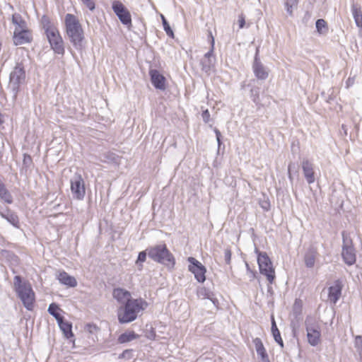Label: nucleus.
Instances as JSON below:
<instances>
[{
	"label": "nucleus",
	"instance_id": "26",
	"mask_svg": "<svg viewBox=\"0 0 362 362\" xmlns=\"http://www.w3.org/2000/svg\"><path fill=\"white\" fill-rule=\"evenodd\" d=\"M317 253V249L314 247H310L305 253L304 261L305 264L308 268H312L314 267Z\"/></svg>",
	"mask_w": 362,
	"mask_h": 362
},
{
	"label": "nucleus",
	"instance_id": "13",
	"mask_svg": "<svg viewBox=\"0 0 362 362\" xmlns=\"http://www.w3.org/2000/svg\"><path fill=\"white\" fill-rule=\"evenodd\" d=\"M252 71L255 76L259 80H265L269 76L267 68L261 62L259 57V49H257L252 64Z\"/></svg>",
	"mask_w": 362,
	"mask_h": 362
},
{
	"label": "nucleus",
	"instance_id": "28",
	"mask_svg": "<svg viewBox=\"0 0 362 362\" xmlns=\"http://www.w3.org/2000/svg\"><path fill=\"white\" fill-rule=\"evenodd\" d=\"M139 337V335L134 331H127L119 336L117 341L119 344H124L136 339Z\"/></svg>",
	"mask_w": 362,
	"mask_h": 362
},
{
	"label": "nucleus",
	"instance_id": "36",
	"mask_svg": "<svg viewBox=\"0 0 362 362\" xmlns=\"http://www.w3.org/2000/svg\"><path fill=\"white\" fill-rule=\"evenodd\" d=\"M147 254L146 250L139 253L136 264L139 267V269H142V264L146 261Z\"/></svg>",
	"mask_w": 362,
	"mask_h": 362
},
{
	"label": "nucleus",
	"instance_id": "41",
	"mask_svg": "<svg viewBox=\"0 0 362 362\" xmlns=\"http://www.w3.org/2000/svg\"><path fill=\"white\" fill-rule=\"evenodd\" d=\"M208 39L211 45L210 49H214L215 40L212 32L211 30H208Z\"/></svg>",
	"mask_w": 362,
	"mask_h": 362
},
{
	"label": "nucleus",
	"instance_id": "3",
	"mask_svg": "<svg viewBox=\"0 0 362 362\" xmlns=\"http://www.w3.org/2000/svg\"><path fill=\"white\" fill-rule=\"evenodd\" d=\"M148 305L146 300L142 298L128 299L118 310V320L120 323H129L135 320L138 313L144 310Z\"/></svg>",
	"mask_w": 362,
	"mask_h": 362
},
{
	"label": "nucleus",
	"instance_id": "42",
	"mask_svg": "<svg viewBox=\"0 0 362 362\" xmlns=\"http://www.w3.org/2000/svg\"><path fill=\"white\" fill-rule=\"evenodd\" d=\"M214 132H215V134H216V140H217V142H218V148H220L222 142H221V132L218 129H214Z\"/></svg>",
	"mask_w": 362,
	"mask_h": 362
},
{
	"label": "nucleus",
	"instance_id": "18",
	"mask_svg": "<svg viewBox=\"0 0 362 362\" xmlns=\"http://www.w3.org/2000/svg\"><path fill=\"white\" fill-rule=\"evenodd\" d=\"M149 76L153 86L158 90H164L165 89V78L160 74L156 69H151Z\"/></svg>",
	"mask_w": 362,
	"mask_h": 362
},
{
	"label": "nucleus",
	"instance_id": "21",
	"mask_svg": "<svg viewBox=\"0 0 362 362\" xmlns=\"http://www.w3.org/2000/svg\"><path fill=\"white\" fill-rule=\"evenodd\" d=\"M57 279L62 284L69 287H75L77 285L76 279L64 271L59 273Z\"/></svg>",
	"mask_w": 362,
	"mask_h": 362
},
{
	"label": "nucleus",
	"instance_id": "17",
	"mask_svg": "<svg viewBox=\"0 0 362 362\" xmlns=\"http://www.w3.org/2000/svg\"><path fill=\"white\" fill-rule=\"evenodd\" d=\"M214 50L210 49L204 56L200 61L202 70L206 74H209L211 69L214 67L216 59L214 55Z\"/></svg>",
	"mask_w": 362,
	"mask_h": 362
},
{
	"label": "nucleus",
	"instance_id": "30",
	"mask_svg": "<svg viewBox=\"0 0 362 362\" xmlns=\"http://www.w3.org/2000/svg\"><path fill=\"white\" fill-rule=\"evenodd\" d=\"M40 25L43 30H45V33L49 32V30H54L57 27L54 25L53 22H52L51 19L47 15H43L40 19Z\"/></svg>",
	"mask_w": 362,
	"mask_h": 362
},
{
	"label": "nucleus",
	"instance_id": "33",
	"mask_svg": "<svg viewBox=\"0 0 362 362\" xmlns=\"http://www.w3.org/2000/svg\"><path fill=\"white\" fill-rule=\"evenodd\" d=\"M315 28L317 33L320 35H326L328 33V26L327 22L322 19H317L315 23Z\"/></svg>",
	"mask_w": 362,
	"mask_h": 362
},
{
	"label": "nucleus",
	"instance_id": "52",
	"mask_svg": "<svg viewBox=\"0 0 362 362\" xmlns=\"http://www.w3.org/2000/svg\"><path fill=\"white\" fill-rule=\"evenodd\" d=\"M356 339H362V337L358 336L356 337Z\"/></svg>",
	"mask_w": 362,
	"mask_h": 362
},
{
	"label": "nucleus",
	"instance_id": "50",
	"mask_svg": "<svg viewBox=\"0 0 362 362\" xmlns=\"http://www.w3.org/2000/svg\"><path fill=\"white\" fill-rule=\"evenodd\" d=\"M286 11H287V12H288L290 15H291V14H292V13H293V7H290L289 6H286Z\"/></svg>",
	"mask_w": 362,
	"mask_h": 362
},
{
	"label": "nucleus",
	"instance_id": "51",
	"mask_svg": "<svg viewBox=\"0 0 362 362\" xmlns=\"http://www.w3.org/2000/svg\"><path fill=\"white\" fill-rule=\"evenodd\" d=\"M126 358L127 359H130L132 357V354H126Z\"/></svg>",
	"mask_w": 362,
	"mask_h": 362
},
{
	"label": "nucleus",
	"instance_id": "10",
	"mask_svg": "<svg viewBox=\"0 0 362 362\" xmlns=\"http://www.w3.org/2000/svg\"><path fill=\"white\" fill-rule=\"evenodd\" d=\"M187 260L189 262L188 270L194 274L198 282L204 283L206 281V267L193 257H189Z\"/></svg>",
	"mask_w": 362,
	"mask_h": 362
},
{
	"label": "nucleus",
	"instance_id": "39",
	"mask_svg": "<svg viewBox=\"0 0 362 362\" xmlns=\"http://www.w3.org/2000/svg\"><path fill=\"white\" fill-rule=\"evenodd\" d=\"M231 250L230 248H226L224 250V259H225V262L227 264H230V261H231Z\"/></svg>",
	"mask_w": 362,
	"mask_h": 362
},
{
	"label": "nucleus",
	"instance_id": "25",
	"mask_svg": "<svg viewBox=\"0 0 362 362\" xmlns=\"http://www.w3.org/2000/svg\"><path fill=\"white\" fill-rule=\"evenodd\" d=\"M11 22L15 25L14 31L28 28L26 21L18 13H15L12 15Z\"/></svg>",
	"mask_w": 362,
	"mask_h": 362
},
{
	"label": "nucleus",
	"instance_id": "22",
	"mask_svg": "<svg viewBox=\"0 0 362 362\" xmlns=\"http://www.w3.org/2000/svg\"><path fill=\"white\" fill-rule=\"evenodd\" d=\"M58 325L66 339H71L74 337L72 332V323L64 320V317L57 322Z\"/></svg>",
	"mask_w": 362,
	"mask_h": 362
},
{
	"label": "nucleus",
	"instance_id": "14",
	"mask_svg": "<svg viewBox=\"0 0 362 362\" xmlns=\"http://www.w3.org/2000/svg\"><path fill=\"white\" fill-rule=\"evenodd\" d=\"M13 44L16 46L30 43L33 41L32 32L29 28L13 31Z\"/></svg>",
	"mask_w": 362,
	"mask_h": 362
},
{
	"label": "nucleus",
	"instance_id": "2",
	"mask_svg": "<svg viewBox=\"0 0 362 362\" xmlns=\"http://www.w3.org/2000/svg\"><path fill=\"white\" fill-rule=\"evenodd\" d=\"M13 289L26 310H33L35 302V294L31 284L28 281L23 280L21 276L16 275L13 278Z\"/></svg>",
	"mask_w": 362,
	"mask_h": 362
},
{
	"label": "nucleus",
	"instance_id": "49",
	"mask_svg": "<svg viewBox=\"0 0 362 362\" xmlns=\"http://www.w3.org/2000/svg\"><path fill=\"white\" fill-rule=\"evenodd\" d=\"M238 23H239V28H243L245 23L244 18L240 17V18L238 20Z\"/></svg>",
	"mask_w": 362,
	"mask_h": 362
},
{
	"label": "nucleus",
	"instance_id": "5",
	"mask_svg": "<svg viewBox=\"0 0 362 362\" xmlns=\"http://www.w3.org/2000/svg\"><path fill=\"white\" fill-rule=\"evenodd\" d=\"M25 70L22 63H17L9 75L8 89L12 93L13 100H16L21 86L25 83Z\"/></svg>",
	"mask_w": 362,
	"mask_h": 362
},
{
	"label": "nucleus",
	"instance_id": "4",
	"mask_svg": "<svg viewBox=\"0 0 362 362\" xmlns=\"http://www.w3.org/2000/svg\"><path fill=\"white\" fill-rule=\"evenodd\" d=\"M148 257L153 261L163 264L169 269L174 268L175 259L165 244H159L146 249Z\"/></svg>",
	"mask_w": 362,
	"mask_h": 362
},
{
	"label": "nucleus",
	"instance_id": "6",
	"mask_svg": "<svg viewBox=\"0 0 362 362\" xmlns=\"http://www.w3.org/2000/svg\"><path fill=\"white\" fill-rule=\"evenodd\" d=\"M341 257L348 266H352L356 262V251L354 246L352 238L346 231H342Z\"/></svg>",
	"mask_w": 362,
	"mask_h": 362
},
{
	"label": "nucleus",
	"instance_id": "23",
	"mask_svg": "<svg viewBox=\"0 0 362 362\" xmlns=\"http://www.w3.org/2000/svg\"><path fill=\"white\" fill-rule=\"evenodd\" d=\"M351 10L356 26L362 29V11L361 5L354 2L351 4Z\"/></svg>",
	"mask_w": 362,
	"mask_h": 362
},
{
	"label": "nucleus",
	"instance_id": "29",
	"mask_svg": "<svg viewBox=\"0 0 362 362\" xmlns=\"http://www.w3.org/2000/svg\"><path fill=\"white\" fill-rule=\"evenodd\" d=\"M272 333L274 341L281 347H284V341L281 337L280 332L276 326L274 317L272 318Z\"/></svg>",
	"mask_w": 362,
	"mask_h": 362
},
{
	"label": "nucleus",
	"instance_id": "11",
	"mask_svg": "<svg viewBox=\"0 0 362 362\" xmlns=\"http://www.w3.org/2000/svg\"><path fill=\"white\" fill-rule=\"evenodd\" d=\"M71 191L74 199L78 200L83 199L86 194L85 182L78 173H75L71 179Z\"/></svg>",
	"mask_w": 362,
	"mask_h": 362
},
{
	"label": "nucleus",
	"instance_id": "34",
	"mask_svg": "<svg viewBox=\"0 0 362 362\" xmlns=\"http://www.w3.org/2000/svg\"><path fill=\"white\" fill-rule=\"evenodd\" d=\"M250 98L254 103L256 105H260L259 100V87H252L250 89Z\"/></svg>",
	"mask_w": 362,
	"mask_h": 362
},
{
	"label": "nucleus",
	"instance_id": "46",
	"mask_svg": "<svg viewBox=\"0 0 362 362\" xmlns=\"http://www.w3.org/2000/svg\"><path fill=\"white\" fill-rule=\"evenodd\" d=\"M246 268H247V272L250 274L251 278L255 279L256 276V272L252 270L250 268L249 264L247 263H246Z\"/></svg>",
	"mask_w": 362,
	"mask_h": 362
},
{
	"label": "nucleus",
	"instance_id": "20",
	"mask_svg": "<svg viewBox=\"0 0 362 362\" xmlns=\"http://www.w3.org/2000/svg\"><path fill=\"white\" fill-rule=\"evenodd\" d=\"M257 356L260 358V362H270L268 354L260 338L253 339Z\"/></svg>",
	"mask_w": 362,
	"mask_h": 362
},
{
	"label": "nucleus",
	"instance_id": "24",
	"mask_svg": "<svg viewBox=\"0 0 362 362\" xmlns=\"http://www.w3.org/2000/svg\"><path fill=\"white\" fill-rule=\"evenodd\" d=\"M114 298H115L119 303H125L128 299H132L130 298L131 294L130 293L121 288H117L113 290L112 293Z\"/></svg>",
	"mask_w": 362,
	"mask_h": 362
},
{
	"label": "nucleus",
	"instance_id": "47",
	"mask_svg": "<svg viewBox=\"0 0 362 362\" xmlns=\"http://www.w3.org/2000/svg\"><path fill=\"white\" fill-rule=\"evenodd\" d=\"M132 349H125L121 354H119V358H125L127 356L126 354H132Z\"/></svg>",
	"mask_w": 362,
	"mask_h": 362
},
{
	"label": "nucleus",
	"instance_id": "44",
	"mask_svg": "<svg viewBox=\"0 0 362 362\" xmlns=\"http://www.w3.org/2000/svg\"><path fill=\"white\" fill-rule=\"evenodd\" d=\"M298 0H286V6L290 7H296L298 5Z\"/></svg>",
	"mask_w": 362,
	"mask_h": 362
},
{
	"label": "nucleus",
	"instance_id": "12",
	"mask_svg": "<svg viewBox=\"0 0 362 362\" xmlns=\"http://www.w3.org/2000/svg\"><path fill=\"white\" fill-rule=\"evenodd\" d=\"M112 8L123 25H132V17L129 11L119 1L112 2Z\"/></svg>",
	"mask_w": 362,
	"mask_h": 362
},
{
	"label": "nucleus",
	"instance_id": "35",
	"mask_svg": "<svg viewBox=\"0 0 362 362\" xmlns=\"http://www.w3.org/2000/svg\"><path fill=\"white\" fill-rule=\"evenodd\" d=\"M161 19H162V23H163V29H164L165 32L170 37L173 38L174 33H173V30L171 29L168 21L166 20V18L164 17L163 15H161Z\"/></svg>",
	"mask_w": 362,
	"mask_h": 362
},
{
	"label": "nucleus",
	"instance_id": "9",
	"mask_svg": "<svg viewBox=\"0 0 362 362\" xmlns=\"http://www.w3.org/2000/svg\"><path fill=\"white\" fill-rule=\"evenodd\" d=\"M47 39L49 43L51 49L57 54L63 56L65 52L64 40L60 35L58 28L49 30L45 33Z\"/></svg>",
	"mask_w": 362,
	"mask_h": 362
},
{
	"label": "nucleus",
	"instance_id": "37",
	"mask_svg": "<svg viewBox=\"0 0 362 362\" xmlns=\"http://www.w3.org/2000/svg\"><path fill=\"white\" fill-rule=\"evenodd\" d=\"M86 329L89 333L94 334L99 330V328L93 323H88L86 325Z\"/></svg>",
	"mask_w": 362,
	"mask_h": 362
},
{
	"label": "nucleus",
	"instance_id": "43",
	"mask_svg": "<svg viewBox=\"0 0 362 362\" xmlns=\"http://www.w3.org/2000/svg\"><path fill=\"white\" fill-rule=\"evenodd\" d=\"M259 204L264 211H269L270 209V203L268 201L261 202Z\"/></svg>",
	"mask_w": 362,
	"mask_h": 362
},
{
	"label": "nucleus",
	"instance_id": "31",
	"mask_svg": "<svg viewBox=\"0 0 362 362\" xmlns=\"http://www.w3.org/2000/svg\"><path fill=\"white\" fill-rule=\"evenodd\" d=\"M0 199L6 204L13 203V197L4 183L0 187Z\"/></svg>",
	"mask_w": 362,
	"mask_h": 362
},
{
	"label": "nucleus",
	"instance_id": "1",
	"mask_svg": "<svg viewBox=\"0 0 362 362\" xmlns=\"http://www.w3.org/2000/svg\"><path fill=\"white\" fill-rule=\"evenodd\" d=\"M66 34L74 47L80 50L83 48L84 32L77 17L71 13H67L64 18Z\"/></svg>",
	"mask_w": 362,
	"mask_h": 362
},
{
	"label": "nucleus",
	"instance_id": "15",
	"mask_svg": "<svg viewBox=\"0 0 362 362\" xmlns=\"http://www.w3.org/2000/svg\"><path fill=\"white\" fill-rule=\"evenodd\" d=\"M343 288L342 282L340 279L335 280L334 284L328 288V298L331 303L336 304L341 297Z\"/></svg>",
	"mask_w": 362,
	"mask_h": 362
},
{
	"label": "nucleus",
	"instance_id": "19",
	"mask_svg": "<svg viewBox=\"0 0 362 362\" xmlns=\"http://www.w3.org/2000/svg\"><path fill=\"white\" fill-rule=\"evenodd\" d=\"M0 216L16 228H20L19 218L17 214L6 207L5 210L0 211Z\"/></svg>",
	"mask_w": 362,
	"mask_h": 362
},
{
	"label": "nucleus",
	"instance_id": "8",
	"mask_svg": "<svg viewBox=\"0 0 362 362\" xmlns=\"http://www.w3.org/2000/svg\"><path fill=\"white\" fill-rule=\"evenodd\" d=\"M305 326L307 332L308 343L316 346L320 341L321 329L316 318L313 316H307L305 320Z\"/></svg>",
	"mask_w": 362,
	"mask_h": 362
},
{
	"label": "nucleus",
	"instance_id": "38",
	"mask_svg": "<svg viewBox=\"0 0 362 362\" xmlns=\"http://www.w3.org/2000/svg\"><path fill=\"white\" fill-rule=\"evenodd\" d=\"M90 11L95 8V4L93 0H80Z\"/></svg>",
	"mask_w": 362,
	"mask_h": 362
},
{
	"label": "nucleus",
	"instance_id": "45",
	"mask_svg": "<svg viewBox=\"0 0 362 362\" xmlns=\"http://www.w3.org/2000/svg\"><path fill=\"white\" fill-rule=\"evenodd\" d=\"M294 166V164L292 163H290L288 164V179L290 180L291 182H293V176L291 175V169H292V167Z\"/></svg>",
	"mask_w": 362,
	"mask_h": 362
},
{
	"label": "nucleus",
	"instance_id": "48",
	"mask_svg": "<svg viewBox=\"0 0 362 362\" xmlns=\"http://www.w3.org/2000/svg\"><path fill=\"white\" fill-rule=\"evenodd\" d=\"M354 78L349 77L346 81V87L349 88V87L351 86L354 84Z\"/></svg>",
	"mask_w": 362,
	"mask_h": 362
},
{
	"label": "nucleus",
	"instance_id": "27",
	"mask_svg": "<svg viewBox=\"0 0 362 362\" xmlns=\"http://www.w3.org/2000/svg\"><path fill=\"white\" fill-rule=\"evenodd\" d=\"M197 296L202 299H209L214 305L218 303V300L214 297V293L205 287H201L197 289Z\"/></svg>",
	"mask_w": 362,
	"mask_h": 362
},
{
	"label": "nucleus",
	"instance_id": "16",
	"mask_svg": "<svg viewBox=\"0 0 362 362\" xmlns=\"http://www.w3.org/2000/svg\"><path fill=\"white\" fill-rule=\"evenodd\" d=\"M302 170L306 182L311 185L315 182V173L314 170V165L309 160H303L302 163Z\"/></svg>",
	"mask_w": 362,
	"mask_h": 362
},
{
	"label": "nucleus",
	"instance_id": "32",
	"mask_svg": "<svg viewBox=\"0 0 362 362\" xmlns=\"http://www.w3.org/2000/svg\"><path fill=\"white\" fill-rule=\"evenodd\" d=\"M61 310L59 305L55 303H51L48 307V313L52 315L57 320V322L59 321L61 319H62L64 317L60 315L59 311Z\"/></svg>",
	"mask_w": 362,
	"mask_h": 362
},
{
	"label": "nucleus",
	"instance_id": "7",
	"mask_svg": "<svg viewBox=\"0 0 362 362\" xmlns=\"http://www.w3.org/2000/svg\"><path fill=\"white\" fill-rule=\"evenodd\" d=\"M255 252L257 255V264L260 274L265 276L270 284H273L276 276L269 257L267 252H261L257 247H255Z\"/></svg>",
	"mask_w": 362,
	"mask_h": 362
},
{
	"label": "nucleus",
	"instance_id": "40",
	"mask_svg": "<svg viewBox=\"0 0 362 362\" xmlns=\"http://www.w3.org/2000/svg\"><path fill=\"white\" fill-rule=\"evenodd\" d=\"M202 117L205 123H208L210 120V113L208 110H205L202 112Z\"/></svg>",
	"mask_w": 362,
	"mask_h": 362
}]
</instances>
